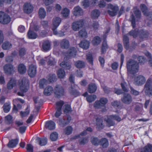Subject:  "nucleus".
<instances>
[{
	"instance_id": "1",
	"label": "nucleus",
	"mask_w": 152,
	"mask_h": 152,
	"mask_svg": "<svg viewBox=\"0 0 152 152\" xmlns=\"http://www.w3.org/2000/svg\"><path fill=\"white\" fill-rule=\"evenodd\" d=\"M128 71L133 74L137 72L139 70V65L138 63L134 60H129L126 64Z\"/></svg>"
},
{
	"instance_id": "2",
	"label": "nucleus",
	"mask_w": 152,
	"mask_h": 152,
	"mask_svg": "<svg viewBox=\"0 0 152 152\" xmlns=\"http://www.w3.org/2000/svg\"><path fill=\"white\" fill-rule=\"evenodd\" d=\"M111 119L115 120L118 122L121 121V118L118 116L116 115H110L106 119H105L104 121L106 122L107 126L109 127L113 126L115 124L114 122L111 120Z\"/></svg>"
},
{
	"instance_id": "3",
	"label": "nucleus",
	"mask_w": 152,
	"mask_h": 152,
	"mask_svg": "<svg viewBox=\"0 0 152 152\" xmlns=\"http://www.w3.org/2000/svg\"><path fill=\"white\" fill-rule=\"evenodd\" d=\"M152 79L149 78L144 85V90L145 93L149 96H152Z\"/></svg>"
},
{
	"instance_id": "4",
	"label": "nucleus",
	"mask_w": 152,
	"mask_h": 152,
	"mask_svg": "<svg viewBox=\"0 0 152 152\" xmlns=\"http://www.w3.org/2000/svg\"><path fill=\"white\" fill-rule=\"evenodd\" d=\"M107 7L108 13L112 17L115 16L119 10V8L117 5H114L110 4H108Z\"/></svg>"
},
{
	"instance_id": "5",
	"label": "nucleus",
	"mask_w": 152,
	"mask_h": 152,
	"mask_svg": "<svg viewBox=\"0 0 152 152\" xmlns=\"http://www.w3.org/2000/svg\"><path fill=\"white\" fill-rule=\"evenodd\" d=\"M10 15L2 11H0V23L4 24L9 23L11 21Z\"/></svg>"
},
{
	"instance_id": "6",
	"label": "nucleus",
	"mask_w": 152,
	"mask_h": 152,
	"mask_svg": "<svg viewBox=\"0 0 152 152\" xmlns=\"http://www.w3.org/2000/svg\"><path fill=\"white\" fill-rule=\"evenodd\" d=\"M19 88L23 92H26L29 88L28 80L25 78H23L19 83Z\"/></svg>"
},
{
	"instance_id": "7",
	"label": "nucleus",
	"mask_w": 152,
	"mask_h": 152,
	"mask_svg": "<svg viewBox=\"0 0 152 152\" xmlns=\"http://www.w3.org/2000/svg\"><path fill=\"white\" fill-rule=\"evenodd\" d=\"M54 89V94L56 97L60 98L64 95V89L60 85H56Z\"/></svg>"
},
{
	"instance_id": "8",
	"label": "nucleus",
	"mask_w": 152,
	"mask_h": 152,
	"mask_svg": "<svg viewBox=\"0 0 152 152\" xmlns=\"http://www.w3.org/2000/svg\"><path fill=\"white\" fill-rule=\"evenodd\" d=\"M107 99L105 98H101L99 100L96 101L94 104V107L96 109H99L102 107H104L105 105L107 103Z\"/></svg>"
},
{
	"instance_id": "9",
	"label": "nucleus",
	"mask_w": 152,
	"mask_h": 152,
	"mask_svg": "<svg viewBox=\"0 0 152 152\" xmlns=\"http://www.w3.org/2000/svg\"><path fill=\"white\" fill-rule=\"evenodd\" d=\"M145 81V77L142 75H139L134 78V83L135 85L141 86L143 84Z\"/></svg>"
},
{
	"instance_id": "10",
	"label": "nucleus",
	"mask_w": 152,
	"mask_h": 152,
	"mask_svg": "<svg viewBox=\"0 0 152 152\" xmlns=\"http://www.w3.org/2000/svg\"><path fill=\"white\" fill-rule=\"evenodd\" d=\"M121 100L125 104H129L132 102V97L129 94L124 93L121 98Z\"/></svg>"
},
{
	"instance_id": "11",
	"label": "nucleus",
	"mask_w": 152,
	"mask_h": 152,
	"mask_svg": "<svg viewBox=\"0 0 152 152\" xmlns=\"http://www.w3.org/2000/svg\"><path fill=\"white\" fill-rule=\"evenodd\" d=\"M3 69L5 73L8 75L12 74L15 72L13 65L9 64H5L4 66Z\"/></svg>"
},
{
	"instance_id": "12",
	"label": "nucleus",
	"mask_w": 152,
	"mask_h": 152,
	"mask_svg": "<svg viewBox=\"0 0 152 152\" xmlns=\"http://www.w3.org/2000/svg\"><path fill=\"white\" fill-rule=\"evenodd\" d=\"M83 21L82 20L75 21L72 24V29L74 31H78L83 27Z\"/></svg>"
},
{
	"instance_id": "13",
	"label": "nucleus",
	"mask_w": 152,
	"mask_h": 152,
	"mask_svg": "<svg viewBox=\"0 0 152 152\" xmlns=\"http://www.w3.org/2000/svg\"><path fill=\"white\" fill-rule=\"evenodd\" d=\"M64 103L62 101H60L56 102V111L55 113V116L56 118H58L61 114V109Z\"/></svg>"
},
{
	"instance_id": "14",
	"label": "nucleus",
	"mask_w": 152,
	"mask_h": 152,
	"mask_svg": "<svg viewBox=\"0 0 152 152\" xmlns=\"http://www.w3.org/2000/svg\"><path fill=\"white\" fill-rule=\"evenodd\" d=\"M71 120V117L69 116H67L64 118L62 120L60 119L59 120V124L61 126L64 127L68 125Z\"/></svg>"
},
{
	"instance_id": "15",
	"label": "nucleus",
	"mask_w": 152,
	"mask_h": 152,
	"mask_svg": "<svg viewBox=\"0 0 152 152\" xmlns=\"http://www.w3.org/2000/svg\"><path fill=\"white\" fill-rule=\"evenodd\" d=\"M28 75L31 77H34L37 73V66L36 65L31 64L29 66L28 70Z\"/></svg>"
},
{
	"instance_id": "16",
	"label": "nucleus",
	"mask_w": 152,
	"mask_h": 152,
	"mask_svg": "<svg viewBox=\"0 0 152 152\" xmlns=\"http://www.w3.org/2000/svg\"><path fill=\"white\" fill-rule=\"evenodd\" d=\"M61 22V19L60 18L58 17H56L54 18L52 20V30L55 29H57V28Z\"/></svg>"
},
{
	"instance_id": "17",
	"label": "nucleus",
	"mask_w": 152,
	"mask_h": 152,
	"mask_svg": "<svg viewBox=\"0 0 152 152\" xmlns=\"http://www.w3.org/2000/svg\"><path fill=\"white\" fill-rule=\"evenodd\" d=\"M73 14L76 16H79L83 14V11L82 9L79 6L75 7L73 9Z\"/></svg>"
},
{
	"instance_id": "18",
	"label": "nucleus",
	"mask_w": 152,
	"mask_h": 152,
	"mask_svg": "<svg viewBox=\"0 0 152 152\" xmlns=\"http://www.w3.org/2000/svg\"><path fill=\"white\" fill-rule=\"evenodd\" d=\"M33 9V7L30 3H25L23 6V10L24 12L27 14L31 13Z\"/></svg>"
},
{
	"instance_id": "19",
	"label": "nucleus",
	"mask_w": 152,
	"mask_h": 152,
	"mask_svg": "<svg viewBox=\"0 0 152 152\" xmlns=\"http://www.w3.org/2000/svg\"><path fill=\"white\" fill-rule=\"evenodd\" d=\"M55 124L52 121H48L46 122L45 128L49 130H53L55 128Z\"/></svg>"
},
{
	"instance_id": "20",
	"label": "nucleus",
	"mask_w": 152,
	"mask_h": 152,
	"mask_svg": "<svg viewBox=\"0 0 152 152\" xmlns=\"http://www.w3.org/2000/svg\"><path fill=\"white\" fill-rule=\"evenodd\" d=\"M60 44L61 48L64 49H67L69 46V41L65 39L61 40Z\"/></svg>"
},
{
	"instance_id": "21",
	"label": "nucleus",
	"mask_w": 152,
	"mask_h": 152,
	"mask_svg": "<svg viewBox=\"0 0 152 152\" xmlns=\"http://www.w3.org/2000/svg\"><path fill=\"white\" fill-rule=\"evenodd\" d=\"M42 50L44 51H47L50 49V44L49 41H44L42 45Z\"/></svg>"
},
{
	"instance_id": "22",
	"label": "nucleus",
	"mask_w": 152,
	"mask_h": 152,
	"mask_svg": "<svg viewBox=\"0 0 152 152\" xmlns=\"http://www.w3.org/2000/svg\"><path fill=\"white\" fill-rule=\"evenodd\" d=\"M76 49L73 47H71L67 52V56L70 57H75L76 55Z\"/></svg>"
},
{
	"instance_id": "23",
	"label": "nucleus",
	"mask_w": 152,
	"mask_h": 152,
	"mask_svg": "<svg viewBox=\"0 0 152 152\" xmlns=\"http://www.w3.org/2000/svg\"><path fill=\"white\" fill-rule=\"evenodd\" d=\"M106 37V34H104L103 36V38L104 39L103 41L102 46L101 48V53L104 54L106 52L107 49L108 48V46L107 44V41L105 40V39Z\"/></svg>"
},
{
	"instance_id": "24",
	"label": "nucleus",
	"mask_w": 152,
	"mask_h": 152,
	"mask_svg": "<svg viewBox=\"0 0 152 152\" xmlns=\"http://www.w3.org/2000/svg\"><path fill=\"white\" fill-rule=\"evenodd\" d=\"M89 45V42L85 40L81 41L79 44L80 47L86 50L88 48Z\"/></svg>"
},
{
	"instance_id": "25",
	"label": "nucleus",
	"mask_w": 152,
	"mask_h": 152,
	"mask_svg": "<svg viewBox=\"0 0 152 152\" xmlns=\"http://www.w3.org/2000/svg\"><path fill=\"white\" fill-rule=\"evenodd\" d=\"M97 89V87L95 84L91 83L88 86V91L89 93H93L95 92Z\"/></svg>"
},
{
	"instance_id": "26",
	"label": "nucleus",
	"mask_w": 152,
	"mask_h": 152,
	"mask_svg": "<svg viewBox=\"0 0 152 152\" xmlns=\"http://www.w3.org/2000/svg\"><path fill=\"white\" fill-rule=\"evenodd\" d=\"M36 140L41 146L45 145L47 142V139L46 138H41L38 137L37 138Z\"/></svg>"
},
{
	"instance_id": "27",
	"label": "nucleus",
	"mask_w": 152,
	"mask_h": 152,
	"mask_svg": "<svg viewBox=\"0 0 152 152\" xmlns=\"http://www.w3.org/2000/svg\"><path fill=\"white\" fill-rule=\"evenodd\" d=\"M18 140L17 139L12 140L10 141L7 145L8 146L9 148H13L16 146L18 143Z\"/></svg>"
},
{
	"instance_id": "28",
	"label": "nucleus",
	"mask_w": 152,
	"mask_h": 152,
	"mask_svg": "<svg viewBox=\"0 0 152 152\" xmlns=\"http://www.w3.org/2000/svg\"><path fill=\"white\" fill-rule=\"evenodd\" d=\"M96 128L98 130H100L102 129L104 127L102 123L103 121L102 119L98 118H96Z\"/></svg>"
},
{
	"instance_id": "29",
	"label": "nucleus",
	"mask_w": 152,
	"mask_h": 152,
	"mask_svg": "<svg viewBox=\"0 0 152 152\" xmlns=\"http://www.w3.org/2000/svg\"><path fill=\"white\" fill-rule=\"evenodd\" d=\"M89 26L91 29L94 30H96L99 28V25L98 22L96 21H94L90 23Z\"/></svg>"
},
{
	"instance_id": "30",
	"label": "nucleus",
	"mask_w": 152,
	"mask_h": 152,
	"mask_svg": "<svg viewBox=\"0 0 152 152\" xmlns=\"http://www.w3.org/2000/svg\"><path fill=\"white\" fill-rule=\"evenodd\" d=\"M123 41L125 48L127 50L129 48V38L126 36L124 35L123 37Z\"/></svg>"
},
{
	"instance_id": "31",
	"label": "nucleus",
	"mask_w": 152,
	"mask_h": 152,
	"mask_svg": "<svg viewBox=\"0 0 152 152\" xmlns=\"http://www.w3.org/2000/svg\"><path fill=\"white\" fill-rule=\"evenodd\" d=\"M18 70L21 74H23L26 72V69L25 66L22 64H20L18 67Z\"/></svg>"
},
{
	"instance_id": "32",
	"label": "nucleus",
	"mask_w": 152,
	"mask_h": 152,
	"mask_svg": "<svg viewBox=\"0 0 152 152\" xmlns=\"http://www.w3.org/2000/svg\"><path fill=\"white\" fill-rule=\"evenodd\" d=\"M53 88L50 86H48L45 89L44 91V94L45 95H50L53 92Z\"/></svg>"
},
{
	"instance_id": "33",
	"label": "nucleus",
	"mask_w": 152,
	"mask_h": 152,
	"mask_svg": "<svg viewBox=\"0 0 152 152\" xmlns=\"http://www.w3.org/2000/svg\"><path fill=\"white\" fill-rule=\"evenodd\" d=\"M27 36L29 39H35L37 38V35L36 33L31 30L30 29L28 32Z\"/></svg>"
},
{
	"instance_id": "34",
	"label": "nucleus",
	"mask_w": 152,
	"mask_h": 152,
	"mask_svg": "<svg viewBox=\"0 0 152 152\" xmlns=\"http://www.w3.org/2000/svg\"><path fill=\"white\" fill-rule=\"evenodd\" d=\"M61 66L66 70H69L71 67V64L67 62L63 61L60 64Z\"/></svg>"
},
{
	"instance_id": "35",
	"label": "nucleus",
	"mask_w": 152,
	"mask_h": 152,
	"mask_svg": "<svg viewBox=\"0 0 152 152\" xmlns=\"http://www.w3.org/2000/svg\"><path fill=\"white\" fill-rule=\"evenodd\" d=\"M141 152H152V145L148 144L141 150Z\"/></svg>"
},
{
	"instance_id": "36",
	"label": "nucleus",
	"mask_w": 152,
	"mask_h": 152,
	"mask_svg": "<svg viewBox=\"0 0 152 152\" xmlns=\"http://www.w3.org/2000/svg\"><path fill=\"white\" fill-rule=\"evenodd\" d=\"M16 84L15 80L13 79H11L7 85V87L8 89H11L15 86Z\"/></svg>"
},
{
	"instance_id": "37",
	"label": "nucleus",
	"mask_w": 152,
	"mask_h": 152,
	"mask_svg": "<svg viewBox=\"0 0 152 152\" xmlns=\"http://www.w3.org/2000/svg\"><path fill=\"white\" fill-rule=\"evenodd\" d=\"M99 145L102 146L103 148H106L108 145V141L105 138H102L99 140Z\"/></svg>"
},
{
	"instance_id": "38",
	"label": "nucleus",
	"mask_w": 152,
	"mask_h": 152,
	"mask_svg": "<svg viewBox=\"0 0 152 152\" xmlns=\"http://www.w3.org/2000/svg\"><path fill=\"white\" fill-rule=\"evenodd\" d=\"M139 33L140 37L142 39L146 38L149 35L148 32L146 30H141Z\"/></svg>"
},
{
	"instance_id": "39",
	"label": "nucleus",
	"mask_w": 152,
	"mask_h": 152,
	"mask_svg": "<svg viewBox=\"0 0 152 152\" xmlns=\"http://www.w3.org/2000/svg\"><path fill=\"white\" fill-rule=\"evenodd\" d=\"M12 44L8 41L5 42L2 45V48L3 50H7L10 49L12 47Z\"/></svg>"
},
{
	"instance_id": "40",
	"label": "nucleus",
	"mask_w": 152,
	"mask_h": 152,
	"mask_svg": "<svg viewBox=\"0 0 152 152\" xmlns=\"http://www.w3.org/2000/svg\"><path fill=\"white\" fill-rule=\"evenodd\" d=\"M57 75L59 78H63L65 77V72L64 69H60L57 72Z\"/></svg>"
},
{
	"instance_id": "41",
	"label": "nucleus",
	"mask_w": 152,
	"mask_h": 152,
	"mask_svg": "<svg viewBox=\"0 0 152 152\" xmlns=\"http://www.w3.org/2000/svg\"><path fill=\"white\" fill-rule=\"evenodd\" d=\"M75 65L77 68H82L84 67L85 64L84 61L78 60L75 62Z\"/></svg>"
},
{
	"instance_id": "42",
	"label": "nucleus",
	"mask_w": 152,
	"mask_h": 152,
	"mask_svg": "<svg viewBox=\"0 0 152 152\" xmlns=\"http://www.w3.org/2000/svg\"><path fill=\"white\" fill-rule=\"evenodd\" d=\"M48 83V81L46 79H41L39 83V87L41 88H43Z\"/></svg>"
},
{
	"instance_id": "43",
	"label": "nucleus",
	"mask_w": 152,
	"mask_h": 152,
	"mask_svg": "<svg viewBox=\"0 0 152 152\" xmlns=\"http://www.w3.org/2000/svg\"><path fill=\"white\" fill-rule=\"evenodd\" d=\"M63 110L64 113L65 114L70 113L72 111L70 105L68 104H66L64 106Z\"/></svg>"
},
{
	"instance_id": "44",
	"label": "nucleus",
	"mask_w": 152,
	"mask_h": 152,
	"mask_svg": "<svg viewBox=\"0 0 152 152\" xmlns=\"http://www.w3.org/2000/svg\"><path fill=\"white\" fill-rule=\"evenodd\" d=\"M100 14V12L99 10H93L91 13V15L92 18H97Z\"/></svg>"
},
{
	"instance_id": "45",
	"label": "nucleus",
	"mask_w": 152,
	"mask_h": 152,
	"mask_svg": "<svg viewBox=\"0 0 152 152\" xmlns=\"http://www.w3.org/2000/svg\"><path fill=\"white\" fill-rule=\"evenodd\" d=\"M48 82L49 83H52L56 80V75L55 74H50L48 77Z\"/></svg>"
},
{
	"instance_id": "46",
	"label": "nucleus",
	"mask_w": 152,
	"mask_h": 152,
	"mask_svg": "<svg viewBox=\"0 0 152 152\" xmlns=\"http://www.w3.org/2000/svg\"><path fill=\"white\" fill-rule=\"evenodd\" d=\"M39 14L40 18H44L46 16V12L44 9L40 8L39 10Z\"/></svg>"
},
{
	"instance_id": "47",
	"label": "nucleus",
	"mask_w": 152,
	"mask_h": 152,
	"mask_svg": "<svg viewBox=\"0 0 152 152\" xmlns=\"http://www.w3.org/2000/svg\"><path fill=\"white\" fill-rule=\"evenodd\" d=\"M101 40L100 38L98 36L95 37L92 41V43L94 45H97L100 43Z\"/></svg>"
},
{
	"instance_id": "48",
	"label": "nucleus",
	"mask_w": 152,
	"mask_h": 152,
	"mask_svg": "<svg viewBox=\"0 0 152 152\" xmlns=\"http://www.w3.org/2000/svg\"><path fill=\"white\" fill-rule=\"evenodd\" d=\"M72 130L73 129L72 127L71 126H68L65 128L64 130V133L68 135L72 133Z\"/></svg>"
},
{
	"instance_id": "49",
	"label": "nucleus",
	"mask_w": 152,
	"mask_h": 152,
	"mask_svg": "<svg viewBox=\"0 0 152 152\" xmlns=\"http://www.w3.org/2000/svg\"><path fill=\"white\" fill-rule=\"evenodd\" d=\"M70 11L66 8H64L61 11V14L63 17L67 18L69 16Z\"/></svg>"
},
{
	"instance_id": "50",
	"label": "nucleus",
	"mask_w": 152,
	"mask_h": 152,
	"mask_svg": "<svg viewBox=\"0 0 152 152\" xmlns=\"http://www.w3.org/2000/svg\"><path fill=\"white\" fill-rule=\"evenodd\" d=\"M140 8L143 14L145 15H147L148 8L147 6L144 4H142L140 6Z\"/></svg>"
},
{
	"instance_id": "51",
	"label": "nucleus",
	"mask_w": 152,
	"mask_h": 152,
	"mask_svg": "<svg viewBox=\"0 0 152 152\" xmlns=\"http://www.w3.org/2000/svg\"><path fill=\"white\" fill-rule=\"evenodd\" d=\"M69 92L72 94L77 96L79 95V92L76 89L73 88L72 86L69 89Z\"/></svg>"
},
{
	"instance_id": "52",
	"label": "nucleus",
	"mask_w": 152,
	"mask_h": 152,
	"mask_svg": "<svg viewBox=\"0 0 152 152\" xmlns=\"http://www.w3.org/2000/svg\"><path fill=\"white\" fill-rule=\"evenodd\" d=\"M96 98V96L95 95L88 96L86 97L87 101L89 103L94 101Z\"/></svg>"
},
{
	"instance_id": "53",
	"label": "nucleus",
	"mask_w": 152,
	"mask_h": 152,
	"mask_svg": "<svg viewBox=\"0 0 152 152\" xmlns=\"http://www.w3.org/2000/svg\"><path fill=\"white\" fill-rule=\"evenodd\" d=\"M86 59L91 64L93 63V58L92 54L90 52H88L86 55Z\"/></svg>"
},
{
	"instance_id": "54",
	"label": "nucleus",
	"mask_w": 152,
	"mask_h": 152,
	"mask_svg": "<svg viewBox=\"0 0 152 152\" xmlns=\"http://www.w3.org/2000/svg\"><path fill=\"white\" fill-rule=\"evenodd\" d=\"M138 34H139V32L136 29H135L134 30H132L129 33V35L132 36L134 38L137 37Z\"/></svg>"
},
{
	"instance_id": "55",
	"label": "nucleus",
	"mask_w": 152,
	"mask_h": 152,
	"mask_svg": "<svg viewBox=\"0 0 152 152\" xmlns=\"http://www.w3.org/2000/svg\"><path fill=\"white\" fill-rule=\"evenodd\" d=\"M79 36L82 37L86 38L87 36V33L85 29H82L79 32Z\"/></svg>"
},
{
	"instance_id": "56",
	"label": "nucleus",
	"mask_w": 152,
	"mask_h": 152,
	"mask_svg": "<svg viewBox=\"0 0 152 152\" xmlns=\"http://www.w3.org/2000/svg\"><path fill=\"white\" fill-rule=\"evenodd\" d=\"M58 137V134L56 132H54L52 133L50 135V138L53 141H56Z\"/></svg>"
},
{
	"instance_id": "57",
	"label": "nucleus",
	"mask_w": 152,
	"mask_h": 152,
	"mask_svg": "<svg viewBox=\"0 0 152 152\" xmlns=\"http://www.w3.org/2000/svg\"><path fill=\"white\" fill-rule=\"evenodd\" d=\"M53 34L54 35H56L58 37H63L65 35V34L63 32L61 31L58 32V31L57 30V29H55L53 30Z\"/></svg>"
},
{
	"instance_id": "58",
	"label": "nucleus",
	"mask_w": 152,
	"mask_h": 152,
	"mask_svg": "<svg viewBox=\"0 0 152 152\" xmlns=\"http://www.w3.org/2000/svg\"><path fill=\"white\" fill-rule=\"evenodd\" d=\"M3 110L5 113L8 112L10 109L11 106L10 104L7 103L5 104L3 106Z\"/></svg>"
},
{
	"instance_id": "59",
	"label": "nucleus",
	"mask_w": 152,
	"mask_h": 152,
	"mask_svg": "<svg viewBox=\"0 0 152 152\" xmlns=\"http://www.w3.org/2000/svg\"><path fill=\"white\" fill-rule=\"evenodd\" d=\"M92 143L94 145H99V140L96 137H92L91 138Z\"/></svg>"
},
{
	"instance_id": "60",
	"label": "nucleus",
	"mask_w": 152,
	"mask_h": 152,
	"mask_svg": "<svg viewBox=\"0 0 152 152\" xmlns=\"http://www.w3.org/2000/svg\"><path fill=\"white\" fill-rule=\"evenodd\" d=\"M26 50L25 48H20L19 50V55L20 57L23 56L26 54Z\"/></svg>"
},
{
	"instance_id": "61",
	"label": "nucleus",
	"mask_w": 152,
	"mask_h": 152,
	"mask_svg": "<svg viewBox=\"0 0 152 152\" xmlns=\"http://www.w3.org/2000/svg\"><path fill=\"white\" fill-rule=\"evenodd\" d=\"M81 4L84 8H87L90 5L89 1L88 0H83L82 1Z\"/></svg>"
},
{
	"instance_id": "62",
	"label": "nucleus",
	"mask_w": 152,
	"mask_h": 152,
	"mask_svg": "<svg viewBox=\"0 0 152 152\" xmlns=\"http://www.w3.org/2000/svg\"><path fill=\"white\" fill-rule=\"evenodd\" d=\"M12 117L9 115L5 117V122L7 124H11L12 122Z\"/></svg>"
},
{
	"instance_id": "63",
	"label": "nucleus",
	"mask_w": 152,
	"mask_h": 152,
	"mask_svg": "<svg viewBox=\"0 0 152 152\" xmlns=\"http://www.w3.org/2000/svg\"><path fill=\"white\" fill-rule=\"evenodd\" d=\"M48 64L49 65H52L55 64L56 62L53 58L51 57L48 56Z\"/></svg>"
},
{
	"instance_id": "64",
	"label": "nucleus",
	"mask_w": 152,
	"mask_h": 152,
	"mask_svg": "<svg viewBox=\"0 0 152 152\" xmlns=\"http://www.w3.org/2000/svg\"><path fill=\"white\" fill-rule=\"evenodd\" d=\"M26 148L28 152H33V147L31 144H27Z\"/></svg>"
}]
</instances>
